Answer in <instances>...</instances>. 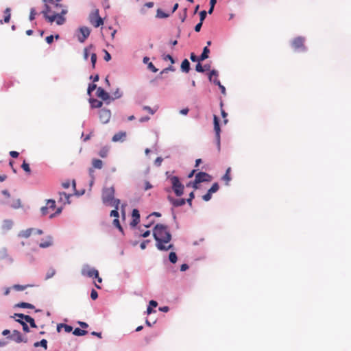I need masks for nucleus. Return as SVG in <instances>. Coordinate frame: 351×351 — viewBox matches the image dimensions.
<instances>
[{"label":"nucleus","mask_w":351,"mask_h":351,"mask_svg":"<svg viewBox=\"0 0 351 351\" xmlns=\"http://www.w3.org/2000/svg\"><path fill=\"white\" fill-rule=\"evenodd\" d=\"M168 199L175 207L183 206L186 203V199L184 198L175 199L171 196H168Z\"/></svg>","instance_id":"obj_15"},{"label":"nucleus","mask_w":351,"mask_h":351,"mask_svg":"<svg viewBox=\"0 0 351 351\" xmlns=\"http://www.w3.org/2000/svg\"><path fill=\"white\" fill-rule=\"evenodd\" d=\"M21 167L27 173L29 174L31 173V169H30L29 165L25 161H24L23 162L22 165H21Z\"/></svg>","instance_id":"obj_42"},{"label":"nucleus","mask_w":351,"mask_h":351,"mask_svg":"<svg viewBox=\"0 0 351 351\" xmlns=\"http://www.w3.org/2000/svg\"><path fill=\"white\" fill-rule=\"evenodd\" d=\"M169 259L172 263H176L178 260L176 254L173 252H170V254L169 255Z\"/></svg>","instance_id":"obj_39"},{"label":"nucleus","mask_w":351,"mask_h":351,"mask_svg":"<svg viewBox=\"0 0 351 351\" xmlns=\"http://www.w3.org/2000/svg\"><path fill=\"white\" fill-rule=\"evenodd\" d=\"M81 273L84 276L88 277H98V271L94 268H91L89 265H84L81 271Z\"/></svg>","instance_id":"obj_6"},{"label":"nucleus","mask_w":351,"mask_h":351,"mask_svg":"<svg viewBox=\"0 0 351 351\" xmlns=\"http://www.w3.org/2000/svg\"><path fill=\"white\" fill-rule=\"evenodd\" d=\"M12 221L11 220H5L3 224V228L5 230H9L12 226Z\"/></svg>","instance_id":"obj_35"},{"label":"nucleus","mask_w":351,"mask_h":351,"mask_svg":"<svg viewBox=\"0 0 351 351\" xmlns=\"http://www.w3.org/2000/svg\"><path fill=\"white\" fill-rule=\"evenodd\" d=\"M195 70L199 73H202V72L205 71V69H204V67L199 62L196 64Z\"/></svg>","instance_id":"obj_48"},{"label":"nucleus","mask_w":351,"mask_h":351,"mask_svg":"<svg viewBox=\"0 0 351 351\" xmlns=\"http://www.w3.org/2000/svg\"><path fill=\"white\" fill-rule=\"evenodd\" d=\"M92 45H90L88 47H86L84 49V58L86 60L88 57V51L90 48H92Z\"/></svg>","instance_id":"obj_47"},{"label":"nucleus","mask_w":351,"mask_h":351,"mask_svg":"<svg viewBox=\"0 0 351 351\" xmlns=\"http://www.w3.org/2000/svg\"><path fill=\"white\" fill-rule=\"evenodd\" d=\"M88 333V332L85 330H82L80 328H75L73 332V334L75 336H84L85 335H86Z\"/></svg>","instance_id":"obj_30"},{"label":"nucleus","mask_w":351,"mask_h":351,"mask_svg":"<svg viewBox=\"0 0 351 351\" xmlns=\"http://www.w3.org/2000/svg\"><path fill=\"white\" fill-rule=\"evenodd\" d=\"M99 119L103 123H106L109 121L111 117V112L108 109H101L99 112Z\"/></svg>","instance_id":"obj_10"},{"label":"nucleus","mask_w":351,"mask_h":351,"mask_svg":"<svg viewBox=\"0 0 351 351\" xmlns=\"http://www.w3.org/2000/svg\"><path fill=\"white\" fill-rule=\"evenodd\" d=\"M25 322L29 323L31 327H32V328H37V326H36V324L35 323V321H34V319L32 317H30V316L26 317H25Z\"/></svg>","instance_id":"obj_34"},{"label":"nucleus","mask_w":351,"mask_h":351,"mask_svg":"<svg viewBox=\"0 0 351 351\" xmlns=\"http://www.w3.org/2000/svg\"><path fill=\"white\" fill-rule=\"evenodd\" d=\"M45 8L42 14L47 21L57 25H63L66 21L64 16L67 13V9L60 3H56L54 0H43Z\"/></svg>","instance_id":"obj_1"},{"label":"nucleus","mask_w":351,"mask_h":351,"mask_svg":"<svg viewBox=\"0 0 351 351\" xmlns=\"http://www.w3.org/2000/svg\"><path fill=\"white\" fill-rule=\"evenodd\" d=\"M52 244H53L52 238H51V237L48 236L46 238V239L43 240L42 242H40L39 243V246H40V247H42V248H46V247H48L52 245Z\"/></svg>","instance_id":"obj_17"},{"label":"nucleus","mask_w":351,"mask_h":351,"mask_svg":"<svg viewBox=\"0 0 351 351\" xmlns=\"http://www.w3.org/2000/svg\"><path fill=\"white\" fill-rule=\"evenodd\" d=\"M200 16V22H203V21L205 19L206 16V12L205 10H202L199 13Z\"/></svg>","instance_id":"obj_56"},{"label":"nucleus","mask_w":351,"mask_h":351,"mask_svg":"<svg viewBox=\"0 0 351 351\" xmlns=\"http://www.w3.org/2000/svg\"><path fill=\"white\" fill-rule=\"evenodd\" d=\"M34 286V285H30V284L25 285H14L12 288L13 289H14L15 291H22L28 287H33Z\"/></svg>","instance_id":"obj_22"},{"label":"nucleus","mask_w":351,"mask_h":351,"mask_svg":"<svg viewBox=\"0 0 351 351\" xmlns=\"http://www.w3.org/2000/svg\"><path fill=\"white\" fill-rule=\"evenodd\" d=\"M169 14L164 12L161 9H158L156 12V17L160 19H164L169 17Z\"/></svg>","instance_id":"obj_33"},{"label":"nucleus","mask_w":351,"mask_h":351,"mask_svg":"<svg viewBox=\"0 0 351 351\" xmlns=\"http://www.w3.org/2000/svg\"><path fill=\"white\" fill-rule=\"evenodd\" d=\"M195 195H194V193L193 192H191L190 194H189V197L186 200V202L189 204V205L190 206H192V200L194 198Z\"/></svg>","instance_id":"obj_46"},{"label":"nucleus","mask_w":351,"mask_h":351,"mask_svg":"<svg viewBox=\"0 0 351 351\" xmlns=\"http://www.w3.org/2000/svg\"><path fill=\"white\" fill-rule=\"evenodd\" d=\"M211 197H212V193H210V192L208 191L207 193H206V194H205V195H204L202 196V199H203L204 201L207 202V201H209V200L211 199Z\"/></svg>","instance_id":"obj_49"},{"label":"nucleus","mask_w":351,"mask_h":351,"mask_svg":"<svg viewBox=\"0 0 351 351\" xmlns=\"http://www.w3.org/2000/svg\"><path fill=\"white\" fill-rule=\"evenodd\" d=\"M215 76V79L213 80L214 84L217 85L218 86L221 84L220 81L217 79V72L215 70L211 71L209 75V80L210 81L213 80V77Z\"/></svg>","instance_id":"obj_21"},{"label":"nucleus","mask_w":351,"mask_h":351,"mask_svg":"<svg viewBox=\"0 0 351 351\" xmlns=\"http://www.w3.org/2000/svg\"><path fill=\"white\" fill-rule=\"evenodd\" d=\"M97 88V86L96 84H89L88 87V93L90 95L91 93V92H93L95 89H96Z\"/></svg>","instance_id":"obj_53"},{"label":"nucleus","mask_w":351,"mask_h":351,"mask_svg":"<svg viewBox=\"0 0 351 351\" xmlns=\"http://www.w3.org/2000/svg\"><path fill=\"white\" fill-rule=\"evenodd\" d=\"M90 60H91V63H92V67L94 69L95 67V64L97 62V55L95 53H93L91 54Z\"/></svg>","instance_id":"obj_43"},{"label":"nucleus","mask_w":351,"mask_h":351,"mask_svg":"<svg viewBox=\"0 0 351 351\" xmlns=\"http://www.w3.org/2000/svg\"><path fill=\"white\" fill-rule=\"evenodd\" d=\"M108 148L107 147H102L98 154L101 158H106L108 156Z\"/></svg>","instance_id":"obj_32"},{"label":"nucleus","mask_w":351,"mask_h":351,"mask_svg":"<svg viewBox=\"0 0 351 351\" xmlns=\"http://www.w3.org/2000/svg\"><path fill=\"white\" fill-rule=\"evenodd\" d=\"M104 52H105L104 60L108 62L111 59V56L106 50H104Z\"/></svg>","instance_id":"obj_63"},{"label":"nucleus","mask_w":351,"mask_h":351,"mask_svg":"<svg viewBox=\"0 0 351 351\" xmlns=\"http://www.w3.org/2000/svg\"><path fill=\"white\" fill-rule=\"evenodd\" d=\"M34 346L37 348L38 346H42L45 350L47 349V341L46 339H42L40 341H37L34 343Z\"/></svg>","instance_id":"obj_29"},{"label":"nucleus","mask_w":351,"mask_h":351,"mask_svg":"<svg viewBox=\"0 0 351 351\" xmlns=\"http://www.w3.org/2000/svg\"><path fill=\"white\" fill-rule=\"evenodd\" d=\"M221 116L223 118V122L226 124L228 122V119H226L227 113L223 109H221Z\"/></svg>","instance_id":"obj_57"},{"label":"nucleus","mask_w":351,"mask_h":351,"mask_svg":"<svg viewBox=\"0 0 351 351\" xmlns=\"http://www.w3.org/2000/svg\"><path fill=\"white\" fill-rule=\"evenodd\" d=\"M46 206H48V210L51 209L53 210L56 208V202L53 199H48Z\"/></svg>","instance_id":"obj_36"},{"label":"nucleus","mask_w":351,"mask_h":351,"mask_svg":"<svg viewBox=\"0 0 351 351\" xmlns=\"http://www.w3.org/2000/svg\"><path fill=\"white\" fill-rule=\"evenodd\" d=\"M291 46L295 50H304V38L301 36L295 38L291 42Z\"/></svg>","instance_id":"obj_8"},{"label":"nucleus","mask_w":351,"mask_h":351,"mask_svg":"<svg viewBox=\"0 0 351 351\" xmlns=\"http://www.w3.org/2000/svg\"><path fill=\"white\" fill-rule=\"evenodd\" d=\"M34 230H35V229H34V228H28L25 230H22L19 234V236L20 237H23V238H28L30 237V235L33 233V232Z\"/></svg>","instance_id":"obj_20"},{"label":"nucleus","mask_w":351,"mask_h":351,"mask_svg":"<svg viewBox=\"0 0 351 351\" xmlns=\"http://www.w3.org/2000/svg\"><path fill=\"white\" fill-rule=\"evenodd\" d=\"M40 210H41V213H42L43 215H47L49 213V212H48V206H43V207H42Z\"/></svg>","instance_id":"obj_62"},{"label":"nucleus","mask_w":351,"mask_h":351,"mask_svg":"<svg viewBox=\"0 0 351 351\" xmlns=\"http://www.w3.org/2000/svg\"><path fill=\"white\" fill-rule=\"evenodd\" d=\"M219 186L218 183L215 182L212 185V186L208 190V191L213 194L214 193H216L219 190Z\"/></svg>","instance_id":"obj_41"},{"label":"nucleus","mask_w":351,"mask_h":351,"mask_svg":"<svg viewBox=\"0 0 351 351\" xmlns=\"http://www.w3.org/2000/svg\"><path fill=\"white\" fill-rule=\"evenodd\" d=\"M79 31L80 32V35L78 36V40L80 43H84L86 39L89 36L90 30L87 27H82L79 29Z\"/></svg>","instance_id":"obj_11"},{"label":"nucleus","mask_w":351,"mask_h":351,"mask_svg":"<svg viewBox=\"0 0 351 351\" xmlns=\"http://www.w3.org/2000/svg\"><path fill=\"white\" fill-rule=\"evenodd\" d=\"M90 103L91 107L95 108H99L103 105L102 101H101L98 99H90Z\"/></svg>","instance_id":"obj_26"},{"label":"nucleus","mask_w":351,"mask_h":351,"mask_svg":"<svg viewBox=\"0 0 351 351\" xmlns=\"http://www.w3.org/2000/svg\"><path fill=\"white\" fill-rule=\"evenodd\" d=\"M115 190L113 186L104 188L101 194L102 202L105 204L110 205L119 209L120 199L114 198Z\"/></svg>","instance_id":"obj_3"},{"label":"nucleus","mask_w":351,"mask_h":351,"mask_svg":"<svg viewBox=\"0 0 351 351\" xmlns=\"http://www.w3.org/2000/svg\"><path fill=\"white\" fill-rule=\"evenodd\" d=\"M88 20L95 27H98L104 24L102 18L99 16L98 9H95L90 13Z\"/></svg>","instance_id":"obj_5"},{"label":"nucleus","mask_w":351,"mask_h":351,"mask_svg":"<svg viewBox=\"0 0 351 351\" xmlns=\"http://www.w3.org/2000/svg\"><path fill=\"white\" fill-rule=\"evenodd\" d=\"M181 69L183 72L189 73L190 70V63L187 59H184L181 64Z\"/></svg>","instance_id":"obj_25"},{"label":"nucleus","mask_w":351,"mask_h":351,"mask_svg":"<svg viewBox=\"0 0 351 351\" xmlns=\"http://www.w3.org/2000/svg\"><path fill=\"white\" fill-rule=\"evenodd\" d=\"M118 210H119V209H117V208H114V210H112L110 212V217H115V219L119 218V215Z\"/></svg>","instance_id":"obj_45"},{"label":"nucleus","mask_w":351,"mask_h":351,"mask_svg":"<svg viewBox=\"0 0 351 351\" xmlns=\"http://www.w3.org/2000/svg\"><path fill=\"white\" fill-rule=\"evenodd\" d=\"M212 176L206 172H199L195 175V184L203 182H210Z\"/></svg>","instance_id":"obj_7"},{"label":"nucleus","mask_w":351,"mask_h":351,"mask_svg":"<svg viewBox=\"0 0 351 351\" xmlns=\"http://www.w3.org/2000/svg\"><path fill=\"white\" fill-rule=\"evenodd\" d=\"M59 195V202L63 203L64 204L69 203L70 195H68L64 192H60Z\"/></svg>","instance_id":"obj_19"},{"label":"nucleus","mask_w":351,"mask_h":351,"mask_svg":"<svg viewBox=\"0 0 351 351\" xmlns=\"http://www.w3.org/2000/svg\"><path fill=\"white\" fill-rule=\"evenodd\" d=\"M171 182L172 189L177 196H181L184 193V185L180 182L178 177L177 176H171L169 178Z\"/></svg>","instance_id":"obj_4"},{"label":"nucleus","mask_w":351,"mask_h":351,"mask_svg":"<svg viewBox=\"0 0 351 351\" xmlns=\"http://www.w3.org/2000/svg\"><path fill=\"white\" fill-rule=\"evenodd\" d=\"M16 321L19 323H20L22 326H23V330L24 332H29V327L26 323L25 321L24 320H22V319H16Z\"/></svg>","instance_id":"obj_31"},{"label":"nucleus","mask_w":351,"mask_h":351,"mask_svg":"<svg viewBox=\"0 0 351 351\" xmlns=\"http://www.w3.org/2000/svg\"><path fill=\"white\" fill-rule=\"evenodd\" d=\"M148 68L150 70H152L154 73H156L158 71V69L154 66V65L152 62H149L148 64Z\"/></svg>","instance_id":"obj_60"},{"label":"nucleus","mask_w":351,"mask_h":351,"mask_svg":"<svg viewBox=\"0 0 351 351\" xmlns=\"http://www.w3.org/2000/svg\"><path fill=\"white\" fill-rule=\"evenodd\" d=\"M149 243V240H145V241H143L141 243V248L142 250H145L147 247V245Z\"/></svg>","instance_id":"obj_58"},{"label":"nucleus","mask_w":351,"mask_h":351,"mask_svg":"<svg viewBox=\"0 0 351 351\" xmlns=\"http://www.w3.org/2000/svg\"><path fill=\"white\" fill-rule=\"evenodd\" d=\"M113 95L114 99H119L122 96V93L117 88V90L113 93Z\"/></svg>","instance_id":"obj_51"},{"label":"nucleus","mask_w":351,"mask_h":351,"mask_svg":"<svg viewBox=\"0 0 351 351\" xmlns=\"http://www.w3.org/2000/svg\"><path fill=\"white\" fill-rule=\"evenodd\" d=\"M36 12L34 8H32L29 14V20L33 21L35 19Z\"/></svg>","instance_id":"obj_50"},{"label":"nucleus","mask_w":351,"mask_h":351,"mask_svg":"<svg viewBox=\"0 0 351 351\" xmlns=\"http://www.w3.org/2000/svg\"><path fill=\"white\" fill-rule=\"evenodd\" d=\"M214 121V130L215 132V137L217 141V144L219 150L220 149V127L219 123V119L216 115H214L213 118Z\"/></svg>","instance_id":"obj_9"},{"label":"nucleus","mask_w":351,"mask_h":351,"mask_svg":"<svg viewBox=\"0 0 351 351\" xmlns=\"http://www.w3.org/2000/svg\"><path fill=\"white\" fill-rule=\"evenodd\" d=\"M143 110L147 111L149 113H150L152 114H154L156 112V110H153L152 108H151L149 106H145L143 107Z\"/></svg>","instance_id":"obj_54"},{"label":"nucleus","mask_w":351,"mask_h":351,"mask_svg":"<svg viewBox=\"0 0 351 351\" xmlns=\"http://www.w3.org/2000/svg\"><path fill=\"white\" fill-rule=\"evenodd\" d=\"M62 328H63L64 329L66 332H70L73 330L72 326L67 325V324H59L57 326L58 332H60V330Z\"/></svg>","instance_id":"obj_24"},{"label":"nucleus","mask_w":351,"mask_h":351,"mask_svg":"<svg viewBox=\"0 0 351 351\" xmlns=\"http://www.w3.org/2000/svg\"><path fill=\"white\" fill-rule=\"evenodd\" d=\"M97 95L98 97L106 101L109 99L108 93L102 88L99 87L97 89Z\"/></svg>","instance_id":"obj_16"},{"label":"nucleus","mask_w":351,"mask_h":351,"mask_svg":"<svg viewBox=\"0 0 351 351\" xmlns=\"http://www.w3.org/2000/svg\"><path fill=\"white\" fill-rule=\"evenodd\" d=\"M4 13H5L4 22L8 23L10 19V9L8 8H6L4 11Z\"/></svg>","instance_id":"obj_37"},{"label":"nucleus","mask_w":351,"mask_h":351,"mask_svg":"<svg viewBox=\"0 0 351 351\" xmlns=\"http://www.w3.org/2000/svg\"><path fill=\"white\" fill-rule=\"evenodd\" d=\"M103 167V162L100 159L93 158L92 160V167L89 169V174L93 176L94 169H101Z\"/></svg>","instance_id":"obj_12"},{"label":"nucleus","mask_w":351,"mask_h":351,"mask_svg":"<svg viewBox=\"0 0 351 351\" xmlns=\"http://www.w3.org/2000/svg\"><path fill=\"white\" fill-rule=\"evenodd\" d=\"M29 315H24V314H22V313H15L14 315L13 316L14 318H16V317H19L21 319H24L25 321V317H29Z\"/></svg>","instance_id":"obj_52"},{"label":"nucleus","mask_w":351,"mask_h":351,"mask_svg":"<svg viewBox=\"0 0 351 351\" xmlns=\"http://www.w3.org/2000/svg\"><path fill=\"white\" fill-rule=\"evenodd\" d=\"M190 59L193 62L199 61V58L196 56V55L194 53H191L190 55Z\"/></svg>","instance_id":"obj_61"},{"label":"nucleus","mask_w":351,"mask_h":351,"mask_svg":"<svg viewBox=\"0 0 351 351\" xmlns=\"http://www.w3.org/2000/svg\"><path fill=\"white\" fill-rule=\"evenodd\" d=\"M45 40L48 44H51L53 41V36L52 35L47 36Z\"/></svg>","instance_id":"obj_64"},{"label":"nucleus","mask_w":351,"mask_h":351,"mask_svg":"<svg viewBox=\"0 0 351 351\" xmlns=\"http://www.w3.org/2000/svg\"><path fill=\"white\" fill-rule=\"evenodd\" d=\"M90 298L94 300L98 298V293L95 289L91 291Z\"/></svg>","instance_id":"obj_55"},{"label":"nucleus","mask_w":351,"mask_h":351,"mask_svg":"<svg viewBox=\"0 0 351 351\" xmlns=\"http://www.w3.org/2000/svg\"><path fill=\"white\" fill-rule=\"evenodd\" d=\"M187 16V9L185 8L184 10V13L182 15L180 16V19L182 22H184Z\"/></svg>","instance_id":"obj_59"},{"label":"nucleus","mask_w":351,"mask_h":351,"mask_svg":"<svg viewBox=\"0 0 351 351\" xmlns=\"http://www.w3.org/2000/svg\"><path fill=\"white\" fill-rule=\"evenodd\" d=\"M113 225L117 227L120 231H123L122 227L120 224L119 220L117 219H114L112 222Z\"/></svg>","instance_id":"obj_44"},{"label":"nucleus","mask_w":351,"mask_h":351,"mask_svg":"<svg viewBox=\"0 0 351 351\" xmlns=\"http://www.w3.org/2000/svg\"><path fill=\"white\" fill-rule=\"evenodd\" d=\"M6 204H10V206L14 208H18L21 207V206L20 199H16L11 204H10L8 202H6Z\"/></svg>","instance_id":"obj_38"},{"label":"nucleus","mask_w":351,"mask_h":351,"mask_svg":"<svg viewBox=\"0 0 351 351\" xmlns=\"http://www.w3.org/2000/svg\"><path fill=\"white\" fill-rule=\"evenodd\" d=\"M10 337L12 338L16 343H21V342L27 343V339H24L22 337L21 333L19 330H13L12 334Z\"/></svg>","instance_id":"obj_13"},{"label":"nucleus","mask_w":351,"mask_h":351,"mask_svg":"<svg viewBox=\"0 0 351 351\" xmlns=\"http://www.w3.org/2000/svg\"><path fill=\"white\" fill-rule=\"evenodd\" d=\"M125 136L126 133L125 132H119L113 136L112 140L114 142L123 141Z\"/></svg>","instance_id":"obj_18"},{"label":"nucleus","mask_w":351,"mask_h":351,"mask_svg":"<svg viewBox=\"0 0 351 351\" xmlns=\"http://www.w3.org/2000/svg\"><path fill=\"white\" fill-rule=\"evenodd\" d=\"M153 235L156 241V246L159 250L167 251L173 247L169 242L171 240V234L167 229V226L163 224H157L153 230Z\"/></svg>","instance_id":"obj_2"},{"label":"nucleus","mask_w":351,"mask_h":351,"mask_svg":"<svg viewBox=\"0 0 351 351\" xmlns=\"http://www.w3.org/2000/svg\"><path fill=\"white\" fill-rule=\"evenodd\" d=\"M16 306L19 308H27L31 309H34L35 308L33 304L23 302L16 304Z\"/></svg>","instance_id":"obj_28"},{"label":"nucleus","mask_w":351,"mask_h":351,"mask_svg":"<svg viewBox=\"0 0 351 351\" xmlns=\"http://www.w3.org/2000/svg\"><path fill=\"white\" fill-rule=\"evenodd\" d=\"M230 171H231V168H230V167H228V168L226 169V173H225V174H224V176L222 177V180L225 182V184H226V185H228V184H229L230 181L231 180Z\"/></svg>","instance_id":"obj_23"},{"label":"nucleus","mask_w":351,"mask_h":351,"mask_svg":"<svg viewBox=\"0 0 351 351\" xmlns=\"http://www.w3.org/2000/svg\"><path fill=\"white\" fill-rule=\"evenodd\" d=\"M132 220L130 222V226L132 227H136L140 221L139 211L136 208L133 209L132 213Z\"/></svg>","instance_id":"obj_14"},{"label":"nucleus","mask_w":351,"mask_h":351,"mask_svg":"<svg viewBox=\"0 0 351 351\" xmlns=\"http://www.w3.org/2000/svg\"><path fill=\"white\" fill-rule=\"evenodd\" d=\"M56 274V270L53 268H50L46 274V279L52 278Z\"/></svg>","instance_id":"obj_40"},{"label":"nucleus","mask_w":351,"mask_h":351,"mask_svg":"<svg viewBox=\"0 0 351 351\" xmlns=\"http://www.w3.org/2000/svg\"><path fill=\"white\" fill-rule=\"evenodd\" d=\"M210 53V49L208 47H205L203 49L202 53L199 57V62L203 61L208 58V53Z\"/></svg>","instance_id":"obj_27"}]
</instances>
